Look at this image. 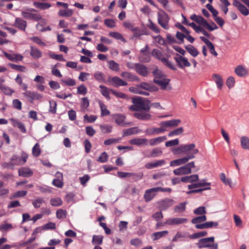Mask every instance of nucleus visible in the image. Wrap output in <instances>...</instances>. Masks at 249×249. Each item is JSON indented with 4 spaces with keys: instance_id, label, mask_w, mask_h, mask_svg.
Wrapping results in <instances>:
<instances>
[{
    "instance_id": "1",
    "label": "nucleus",
    "mask_w": 249,
    "mask_h": 249,
    "mask_svg": "<svg viewBox=\"0 0 249 249\" xmlns=\"http://www.w3.org/2000/svg\"><path fill=\"white\" fill-rule=\"evenodd\" d=\"M196 148L194 143L181 145L178 147L173 150L174 154H180L182 153L187 154L191 152L189 155L182 158L172 160L170 162L171 166H177L186 163L189 160L195 158V155L198 153V150Z\"/></svg>"
},
{
    "instance_id": "2",
    "label": "nucleus",
    "mask_w": 249,
    "mask_h": 249,
    "mask_svg": "<svg viewBox=\"0 0 249 249\" xmlns=\"http://www.w3.org/2000/svg\"><path fill=\"white\" fill-rule=\"evenodd\" d=\"M133 105L129 107L132 111L149 110L150 109L149 101L141 97L133 98Z\"/></svg>"
},
{
    "instance_id": "3",
    "label": "nucleus",
    "mask_w": 249,
    "mask_h": 249,
    "mask_svg": "<svg viewBox=\"0 0 249 249\" xmlns=\"http://www.w3.org/2000/svg\"><path fill=\"white\" fill-rule=\"evenodd\" d=\"M189 183H193L188 185V188L189 189L199 188L203 186H210L211 185L210 182H206L205 179L201 180L200 182H197L199 181V177L197 174L189 176Z\"/></svg>"
},
{
    "instance_id": "4",
    "label": "nucleus",
    "mask_w": 249,
    "mask_h": 249,
    "mask_svg": "<svg viewBox=\"0 0 249 249\" xmlns=\"http://www.w3.org/2000/svg\"><path fill=\"white\" fill-rule=\"evenodd\" d=\"M214 239L213 237L202 238L198 241L196 245L199 249L209 248L211 249H217L218 245L214 243Z\"/></svg>"
},
{
    "instance_id": "5",
    "label": "nucleus",
    "mask_w": 249,
    "mask_h": 249,
    "mask_svg": "<svg viewBox=\"0 0 249 249\" xmlns=\"http://www.w3.org/2000/svg\"><path fill=\"white\" fill-rule=\"evenodd\" d=\"M195 167V162L192 161L174 170L173 173L176 176L188 175L192 173V169Z\"/></svg>"
},
{
    "instance_id": "6",
    "label": "nucleus",
    "mask_w": 249,
    "mask_h": 249,
    "mask_svg": "<svg viewBox=\"0 0 249 249\" xmlns=\"http://www.w3.org/2000/svg\"><path fill=\"white\" fill-rule=\"evenodd\" d=\"M169 18L163 10H160L158 13V23L164 29H168Z\"/></svg>"
},
{
    "instance_id": "7",
    "label": "nucleus",
    "mask_w": 249,
    "mask_h": 249,
    "mask_svg": "<svg viewBox=\"0 0 249 249\" xmlns=\"http://www.w3.org/2000/svg\"><path fill=\"white\" fill-rule=\"evenodd\" d=\"M174 59L180 69H184L185 67L191 66V63L187 58L179 54H177L174 57Z\"/></svg>"
},
{
    "instance_id": "8",
    "label": "nucleus",
    "mask_w": 249,
    "mask_h": 249,
    "mask_svg": "<svg viewBox=\"0 0 249 249\" xmlns=\"http://www.w3.org/2000/svg\"><path fill=\"white\" fill-rule=\"evenodd\" d=\"M159 191H164L161 187L153 188L146 190L144 195V198L146 202L151 200Z\"/></svg>"
},
{
    "instance_id": "9",
    "label": "nucleus",
    "mask_w": 249,
    "mask_h": 249,
    "mask_svg": "<svg viewBox=\"0 0 249 249\" xmlns=\"http://www.w3.org/2000/svg\"><path fill=\"white\" fill-rule=\"evenodd\" d=\"M113 118L117 124L122 127L130 125V123H127L125 121L126 117L124 115L122 114H115L113 115Z\"/></svg>"
},
{
    "instance_id": "10",
    "label": "nucleus",
    "mask_w": 249,
    "mask_h": 249,
    "mask_svg": "<svg viewBox=\"0 0 249 249\" xmlns=\"http://www.w3.org/2000/svg\"><path fill=\"white\" fill-rule=\"evenodd\" d=\"M174 201L171 198H166L158 202L159 208L160 211H164L173 205Z\"/></svg>"
},
{
    "instance_id": "11",
    "label": "nucleus",
    "mask_w": 249,
    "mask_h": 249,
    "mask_svg": "<svg viewBox=\"0 0 249 249\" xmlns=\"http://www.w3.org/2000/svg\"><path fill=\"white\" fill-rule=\"evenodd\" d=\"M181 123L179 119H173L169 121L161 122L159 125H161L166 130L169 127H176Z\"/></svg>"
},
{
    "instance_id": "12",
    "label": "nucleus",
    "mask_w": 249,
    "mask_h": 249,
    "mask_svg": "<svg viewBox=\"0 0 249 249\" xmlns=\"http://www.w3.org/2000/svg\"><path fill=\"white\" fill-rule=\"evenodd\" d=\"M187 221L188 219L185 218L174 217L167 219L165 221V224L170 226L178 225L185 223Z\"/></svg>"
},
{
    "instance_id": "13",
    "label": "nucleus",
    "mask_w": 249,
    "mask_h": 249,
    "mask_svg": "<svg viewBox=\"0 0 249 249\" xmlns=\"http://www.w3.org/2000/svg\"><path fill=\"white\" fill-rule=\"evenodd\" d=\"M23 95L31 102H33L34 100H40L42 98L41 94L28 90H26Z\"/></svg>"
},
{
    "instance_id": "14",
    "label": "nucleus",
    "mask_w": 249,
    "mask_h": 249,
    "mask_svg": "<svg viewBox=\"0 0 249 249\" xmlns=\"http://www.w3.org/2000/svg\"><path fill=\"white\" fill-rule=\"evenodd\" d=\"M234 72L237 76L240 77H245L249 74L248 71L246 67L241 65L235 68Z\"/></svg>"
},
{
    "instance_id": "15",
    "label": "nucleus",
    "mask_w": 249,
    "mask_h": 249,
    "mask_svg": "<svg viewBox=\"0 0 249 249\" xmlns=\"http://www.w3.org/2000/svg\"><path fill=\"white\" fill-rule=\"evenodd\" d=\"M21 15L25 18L38 21L42 19L41 16L37 14H34L30 12L22 11Z\"/></svg>"
},
{
    "instance_id": "16",
    "label": "nucleus",
    "mask_w": 249,
    "mask_h": 249,
    "mask_svg": "<svg viewBox=\"0 0 249 249\" xmlns=\"http://www.w3.org/2000/svg\"><path fill=\"white\" fill-rule=\"evenodd\" d=\"M135 69L136 72L140 75L143 76H147L148 74V71L146 66L140 63L135 64Z\"/></svg>"
},
{
    "instance_id": "17",
    "label": "nucleus",
    "mask_w": 249,
    "mask_h": 249,
    "mask_svg": "<svg viewBox=\"0 0 249 249\" xmlns=\"http://www.w3.org/2000/svg\"><path fill=\"white\" fill-rule=\"evenodd\" d=\"M159 125L160 126L159 128L153 127L147 128L145 131V134L147 135H154L166 131V130L161 125Z\"/></svg>"
},
{
    "instance_id": "18",
    "label": "nucleus",
    "mask_w": 249,
    "mask_h": 249,
    "mask_svg": "<svg viewBox=\"0 0 249 249\" xmlns=\"http://www.w3.org/2000/svg\"><path fill=\"white\" fill-rule=\"evenodd\" d=\"M129 143L138 146H146L148 143V140L145 138H135L129 141Z\"/></svg>"
},
{
    "instance_id": "19",
    "label": "nucleus",
    "mask_w": 249,
    "mask_h": 249,
    "mask_svg": "<svg viewBox=\"0 0 249 249\" xmlns=\"http://www.w3.org/2000/svg\"><path fill=\"white\" fill-rule=\"evenodd\" d=\"M56 178L53 181V184L58 188H62L63 186V174L59 172H57L55 174Z\"/></svg>"
},
{
    "instance_id": "20",
    "label": "nucleus",
    "mask_w": 249,
    "mask_h": 249,
    "mask_svg": "<svg viewBox=\"0 0 249 249\" xmlns=\"http://www.w3.org/2000/svg\"><path fill=\"white\" fill-rule=\"evenodd\" d=\"M213 80L215 83L217 88L221 89L224 85V81L221 75L219 74L214 73L212 75Z\"/></svg>"
},
{
    "instance_id": "21",
    "label": "nucleus",
    "mask_w": 249,
    "mask_h": 249,
    "mask_svg": "<svg viewBox=\"0 0 249 249\" xmlns=\"http://www.w3.org/2000/svg\"><path fill=\"white\" fill-rule=\"evenodd\" d=\"M14 26L21 30L25 31L27 27V22L21 18H17L15 19Z\"/></svg>"
},
{
    "instance_id": "22",
    "label": "nucleus",
    "mask_w": 249,
    "mask_h": 249,
    "mask_svg": "<svg viewBox=\"0 0 249 249\" xmlns=\"http://www.w3.org/2000/svg\"><path fill=\"white\" fill-rule=\"evenodd\" d=\"M165 163L163 160H157L153 162H148L145 164V167L148 169H151L159 166H161Z\"/></svg>"
},
{
    "instance_id": "23",
    "label": "nucleus",
    "mask_w": 249,
    "mask_h": 249,
    "mask_svg": "<svg viewBox=\"0 0 249 249\" xmlns=\"http://www.w3.org/2000/svg\"><path fill=\"white\" fill-rule=\"evenodd\" d=\"M190 18L203 27H205L207 22V21L202 17L196 14L191 15Z\"/></svg>"
},
{
    "instance_id": "24",
    "label": "nucleus",
    "mask_w": 249,
    "mask_h": 249,
    "mask_svg": "<svg viewBox=\"0 0 249 249\" xmlns=\"http://www.w3.org/2000/svg\"><path fill=\"white\" fill-rule=\"evenodd\" d=\"M4 55L10 60L12 61H21L23 59V56L20 54L13 53L9 54L6 52L3 53Z\"/></svg>"
},
{
    "instance_id": "25",
    "label": "nucleus",
    "mask_w": 249,
    "mask_h": 249,
    "mask_svg": "<svg viewBox=\"0 0 249 249\" xmlns=\"http://www.w3.org/2000/svg\"><path fill=\"white\" fill-rule=\"evenodd\" d=\"M111 84L114 87H118L122 86L127 85V83L118 77L115 76L111 78Z\"/></svg>"
},
{
    "instance_id": "26",
    "label": "nucleus",
    "mask_w": 249,
    "mask_h": 249,
    "mask_svg": "<svg viewBox=\"0 0 249 249\" xmlns=\"http://www.w3.org/2000/svg\"><path fill=\"white\" fill-rule=\"evenodd\" d=\"M10 121L14 127H17L22 133H26V129L23 123L13 118L10 119Z\"/></svg>"
},
{
    "instance_id": "27",
    "label": "nucleus",
    "mask_w": 249,
    "mask_h": 249,
    "mask_svg": "<svg viewBox=\"0 0 249 249\" xmlns=\"http://www.w3.org/2000/svg\"><path fill=\"white\" fill-rule=\"evenodd\" d=\"M166 139L167 138L166 136H160L148 140V142L150 146H154L165 141Z\"/></svg>"
},
{
    "instance_id": "28",
    "label": "nucleus",
    "mask_w": 249,
    "mask_h": 249,
    "mask_svg": "<svg viewBox=\"0 0 249 249\" xmlns=\"http://www.w3.org/2000/svg\"><path fill=\"white\" fill-rule=\"evenodd\" d=\"M33 172L29 168H22L18 170V175L23 177H29L33 175Z\"/></svg>"
},
{
    "instance_id": "29",
    "label": "nucleus",
    "mask_w": 249,
    "mask_h": 249,
    "mask_svg": "<svg viewBox=\"0 0 249 249\" xmlns=\"http://www.w3.org/2000/svg\"><path fill=\"white\" fill-rule=\"evenodd\" d=\"M121 75L124 78L130 80V81H139V78L134 75L132 74L131 73L128 72H123L121 73Z\"/></svg>"
},
{
    "instance_id": "30",
    "label": "nucleus",
    "mask_w": 249,
    "mask_h": 249,
    "mask_svg": "<svg viewBox=\"0 0 249 249\" xmlns=\"http://www.w3.org/2000/svg\"><path fill=\"white\" fill-rule=\"evenodd\" d=\"M141 130L138 129L137 127H132L129 129L124 130L123 137L137 134L141 132Z\"/></svg>"
},
{
    "instance_id": "31",
    "label": "nucleus",
    "mask_w": 249,
    "mask_h": 249,
    "mask_svg": "<svg viewBox=\"0 0 249 249\" xmlns=\"http://www.w3.org/2000/svg\"><path fill=\"white\" fill-rule=\"evenodd\" d=\"M241 147L244 150L249 149V138L247 136H242L240 138Z\"/></svg>"
},
{
    "instance_id": "32",
    "label": "nucleus",
    "mask_w": 249,
    "mask_h": 249,
    "mask_svg": "<svg viewBox=\"0 0 249 249\" xmlns=\"http://www.w3.org/2000/svg\"><path fill=\"white\" fill-rule=\"evenodd\" d=\"M134 116L140 120H148L151 118V115L146 112H137L134 114Z\"/></svg>"
},
{
    "instance_id": "33",
    "label": "nucleus",
    "mask_w": 249,
    "mask_h": 249,
    "mask_svg": "<svg viewBox=\"0 0 249 249\" xmlns=\"http://www.w3.org/2000/svg\"><path fill=\"white\" fill-rule=\"evenodd\" d=\"M235 7L240 11V12L244 16L249 15V9L242 3L239 2Z\"/></svg>"
},
{
    "instance_id": "34",
    "label": "nucleus",
    "mask_w": 249,
    "mask_h": 249,
    "mask_svg": "<svg viewBox=\"0 0 249 249\" xmlns=\"http://www.w3.org/2000/svg\"><path fill=\"white\" fill-rule=\"evenodd\" d=\"M170 81V80L169 79L166 78L161 81H160L159 80H156L154 83L160 86L161 89H166L168 88Z\"/></svg>"
},
{
    "instance_id": "35",
    "label": "nucleus",
    "mask_w": 249,
    "mask_h": 249,
    "mask_svg": "<svg viewBox=\"0 0 249 249\" xmlns=\"http://www.w3.org/2000/svg\"><path fill=\"white\" fill-rule=\"evenodd\" d=\"M31 55L35 59H38L41 56V52L36 48L31 46Z\"/></svg>"
},
{
    "instance_id": "36",
    "label": "nucleus",
    "mask_w": 249,
    "mask_h": 249,
    "mask_svg": "<svg viewBox=\"0 0 249 249\" xmlns=\"http://www.w3.org/2000/svg\"><path fill=\"white\" fill-rule=\"evenodd\" d=\"M220 178L222 182L226 185H229L230 187H232L234 185L230 178H227L224 173H221Z\"/></svg>"
},
{
    "instance_id": "37",
    "label": "nucleus",
    "mask_w": 249,
    "mask_h": 249,
    "mask_svg": "<svg viewBox=\"0 0 249 249\" xmlns=\"http://www.w3.org/2000/svg\"><path fill=\"white\" fill-rule=\"evenodd\" d=\"M186 204L187 202H184L180 203L178 205L176 206L174 208V212L177 213H183L186 209Z\"/></svg>"
},
{
    "instance_id": "38",
    "label": "nucleus",
    "mask_w": 249,
    "mask_h": 249,
    "mask_svg": "<svg viewBox=\"0 0 249 249\" xmlns=\"http://www.w3.org/2000/svg\"><path fill=\"white\" fill-rule=\"evenodd\" d=\"M73 14V11L71 9L67 8L66 10L61 9L58 12V15L60 17H69Z\"/></svg>"
},
{
    "instance_id": "39",
    "label": "nucleus",
    "mask_w": 249,
    "mask_h": 249,
    "mask_svg": "<svg viewBox=\"0 0 249 249\" xmlns=\"http://www.w3.org/2000/svg\"><path fill=\"white\" fill-rule=\"evenodd\" d=\"M185 49L188 51V52L193 57H196L198 54V52L193 46L191 45H189L185 46Z\"/></svg>"
},
{
    "instance_id": "40",
    "label": "nucleus",
    "mask_w": 249,
    "mask_h": 249,
    "mask_svg": "<svg viewBox=\"0 0 249 249\" xmlns=\"http://www.w3.org/2000/svg\"><path fill=\"white\" fill-rule=\"evenodd\" d=\"M153 74L154 76V78L153 80L154 82L156 81V80H158L159 78H161L163 76L165 75L158 68H156L155 70L153 71Z\"/></svg>"
},
{
    "instance_id": "41",
    "label": "nucleus",
    "mask_w": 249,
    "mask_h": 249,
    "mask_svg": "<svg viewBox=\"0 0 249 249\" xmlns=\"http://www.w3.org/2000/svg\"><path fill=\"white\" fill-rule=\"evenodd\" d=\"M9 66L12 69L20 72H26L27 71V68L22 65H18L14 64H9Z\"/></svg>"
},
{
    "instance_id": "42",
    "label": "nucleus",
    "mask_w": 249,
    "mask_h": 249,
    "mask_svg": "<svg viewBox=\"0 0 249 249\" xmlns=\"http://www.w3.org/2000/svg\"><path fill=\"white\" fill-rule=\"evenodd\" d=\"M99 105L101 110V115L102 116H107L110 114V112L107 109L105 105L101 101L99 102Z\"/></svg>"
},
{
    "instance_id": "43",
    "label": "nucleus",
    "mask_w": 249,
    "mask_h": 249,
    "mask_svg": "<svg viewBox=\"0 0 249 249\" xmlns=\"http://www.w3.org/2000/svg\"><path fill=\"white\" fill-rule=\"evenodd\" d=\"M168 233V231H159L154 233L152 234V237L154 240H157L162 237L165 236Z\"/></svg>"
},
{
    "instance_id": "44",
    "label": "nucleus",
    "mask_w": 249,
    "mask_h": 249,
    "mask_svg": "<svg viewBox=\"0 0 249 249\" xmlns=\"http://www.w3.org/2000/svg\"><path fill=\"white\" fill-rule=\"evenodd\" d=\"M188 237V233L185 232L178 231L172 239L173 242H177L179 239Z\"/></svg>"
},
{
    "instance_id": "45",
    "label": "nucleus",
    "mask_w": 249,
    "mask_h": 249,
    "mask_svg": "<svg viewBox=\"0 0 249 249\" xmlns=\"http://www.w3.org/2000/svg\"><path fill=\"white\" fill-rule=\"evenodd\" d=\"M103 236L102 235H93L92 237V243L95 246L102 244Z\"/></svg>"
},
{
    "instance_id": "46",
    "label": "nucleus",
    "mask_w": 249,
    "mask_h": 249,
    "mask_svg": "<svg viewBox=\"0 0 249 249\" xmlns=\"http://www.w3.org/2000/svg\"><path fill=\"white\" fill-rule=\"evenodd\" d=\"M67 214L66 210L59 209L56 212V216L58 219H65Z\"/></svg>"
},
{
    "instance_id": "47",
    "label": "nucleus",
    "mask_w": 249,
    "mask_h": 249,
    "mask_svg": "<svg viewBox=\"0 0 249 249\" xmlns=\"http://www.w3.org/2000/svg\"><path fill=\"white\" fill-rule=\"evenodd\" d=\"M109 35L117 39L120 40L124 42H126V40L123 36L119 33L116 32H112L109 33Z\"/></svg>"
},
{
    "instance_id": "48",
    "label": "nucleus",
    "mask_w": 249,
    "mask_h": 249,
    "mask_svg": "<svg viewBox=\"0 0 249 249\" xmlns=\"http://www.w3.org/2000/svg\"><path fill=\"white\" fill-rule=\"evenodd\" d=\"M62 204L63 201L59 197L53 198L50 199V204L53 206H60Z\"/></svg>"
},
{
    "instance_id": "49",
    "label": "nucleus",
    "mask_w": 249,
    "mask_h": 249,
    "mask_svg": "<svg viewBox=\"0 0 249 249\" xmlns=\"http://www.w3.org/2000/svg\"><path fill=\"white\" fill-rule=\"evenodd\" d=\"M11 160L12 166L22 165L20 158L16 155L13 156L11 158Z\"/></svg>"
},
{
    "instance_id": "50",
    "label": "nucleus",
    "mask_w": 249,
    "mask_h": 249,
    "mask_svg": "<svg viewBox=\"0 0 249 249\" xmlns=\"http://www.w3.org/2000/svg\"><path fill=\"white\" fill-rule=\"evenodd\" d=\"M183 131V128L182 127H180L170 132L168 135L169 137H172L175 135H179L182 134Z\"/></svg>"
},
{
    "instance_id": "51",
    "label": "nucleus",
    "mask_w": 249,
    "mask_h": 249,
    "mask_svg": "<svg viewBox=\"0 0 249 249\" xmlns=\"http://www.w3.org/2000/svg\"><path fill=\"white\" fill-rule=\"evenodd\" d=\"M41 153V149L38 143H36L32 148V155L35 157H38Z\"/></svg>"
},
{
    "instance_id": "52",
    "label": "nucleus",
    "mask_w": 249,
    "mask_h": 249,
    "mask_svg": "<svg viewBox=\"0 0 249 249\" xmlns=\"http://www.w3.org/2000/svg\"><path fill=\"white\" fill-rule=\"evenodd\" d=\"M44 202L43 198L38 197L32 201V204L35 208H38Z\"/></svg>"
},
{
    "instance_id": "53",
    "label": "nucleus",
    "mask_w": 249,
    "mask_h": 249,
    "mask_svg": "<svg viewBox=\"0 0 249 249\" xmlns=\"http://www.w3.org/2000/svg\"><path fill=\"white\" fill-rule=\"evenodd\" d=\"M100 129L103 133H109L112 130V126L108 124H103L100 126Z\"/></svg>"
},
{
    "instance_id": "54",
    "label": "nucleus",
    "mask_w": 249,
    "mask_h": 249,
    "mask_svg": "<svg viewBox=\"0 0 249 249\" xmlns=\"http://www.w3.org/2000/svg\"><path fill=\"white\" fill-rule=\"evenodd\" d=\"M121 138H110L104 141V143L106 145H109L113 144L119 143L121 140Z\"/></svg>"
},
{
    "instance_id": "55",
    "label": "nucleus",
    "mask_w": 249,
    "mask_h": 249,
    "mask_svg": "<svg viewBox=\"0 0 249 249\" xmlns=\"http://www.w3.org/2000/svg\"><path fill=\"white\" fill-rule=\"evenodd\" d=\"M108 67L112 71H118L119 70V64L113 60H110L108 62Z\"/></svg>"
},
{
    "instance_id": "56",
    "label": "nucleus",
    "mask_w": 249,
    "mask_h": 249,
    "mask_svg": "<svg viewBox=\"0 0 249 249\" xmlns=\"http://www.w3.org/2000/svg\"><path fill=\"white\" fill-rule=\"evenodd\" d=\"M34 5L36 8L41 9H46L51 7V5L50 4L39 2H34Z\"/></svg>"
},
{
    "instance_id": "57",
    "label": "nucleus",
    "mask_w": 249,
    "mask_h": 249,
    "mask_svg": "<svg viewBox=\"0 0 249 249\" xmlns=\"http://www.w3.org/2000/svg\"><path fill=\"white\" fill-rule=\"evenodd\" d=\"M148 23L147 24V26L151 30L154 31L156 33H158L160 32V30L157 25L154 23L152 20L150 19L148 20Z\"/></svg>"
},
{
    "instance_id": "58",
    "label": "nucleus",
    "mask_w": 249,
    "mask_h": 249,
    "mask_svg": "<svg viewBox=\"0 0 249 249\" xmlns=\"http://www.w3.org/2000/svg\"><path fill=\"white\" fill-rule=\"evenodd\" d=\"M89 101L87 97H84L82 99V103L81 104V109L83 111H85L89 106Z\"/></svg>"
},
{
    "instance_id": "59",
    "label": "nucleus",
    "mask_w": 249,
    "mask_h": 249,
    "mask_svg": "<svg viewBox=\"0 0 249 249\" xmlns=\"http://www.w3.org/2000/svg\"><path fill=\"white\" fill-rule=\"evenodd\" d=\"M95 79L99 82H103L105 80V75L100 71H96L94 74Z\"/></svg>"
},
{
    "instance_id": "60",
    "label": "nucleus",
    "mask_w": 249,
    "mask_h": 249,
    "mask_svg": "<svg viewBox=\"0 0 249 249\" xmlns=\"http://www.w3.org/2000/svg\"><path fill=\"white\" fill-rule=\"evenodd\" d=\"M206 219V216L205 215H202L201 216L193 218L191 222L193 224H198L205 222Z\"/></svg>"
},
{
    "instance_id": "61",
    "label": "nucleus",
    "mask_w": 249,
    "mask_h": 249,
    "mask_svg": "<svg viewBox=\"0 0 249 249\" xmlns=\"http://www.w3.org/2000/svg\"><path fill=\"white\" fill-rule=\"evenodd\" d=\"M99 88L101 89V92L103 95L105 96L107 99H110L109 96V90L107 88L103 85H100Z\"/></svg>"
},
{
    "instance_id": "62",
    "label": "nucleus",
    "mask_w": 249,
    "mask_h": 249,
    "mask_svg": "<svg viewBox=\"0 0 249 249\" xmlns=\"http://www.w3.org/2000/svg\"><path fill=\"white\" fill-rule=\"evenodd\" d=\"M161 62L165 65H166L167 67H168L169 68L171 69V70H176V68L174 66V64L172 62L169 61L166 58H162V59H161Z\"/></svg>"
},
{
    "instance_id": "63",
    "label": "nucleus",
    "mask_w": 249,
    "mask_h": 249,
    "mask_svg": "<svg viewBox=\"0 0 249 249\" xmlns=\"http://www.w3.org/2000/svg\"><path fill=\"white\" fill-rule=\"evenodd\" d=\"M162 153V151L160 148H155L152 150L149 157L151 158L157 157L161 155Z\"/></svg>"
},
{
    "instance_id": "64",
    "label": "nucleus",
    "mask_w": 249,
    "mask_h": 249,
    "mask_svg": "<svg viewBox=\"0 0 249 249\" xmlns=\"http://www.w3.org/2000/svg\"><path fill=\"white\" fill-rule=\"evenodd\" d=\"M97 117L95 115H92L89 116L86 114L84 116V121L85 122H87L88 123H92L94 122L97 119Z\"/></svg>"
}]
</instances>
